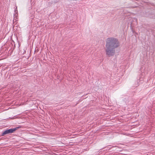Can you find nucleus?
Segmentation results:
<instances>
[{"label": "nucleus", "mask_w": 155, "mask_h": 155, "mask_svg": "<svg viewBox=\"0 0 155 155\" xmlns=\"http://www.w3.org/2000/svg\"><path fill=\"white\" fill-rule=\"evenodd\" d=\"M21 127H20V126H19V127H16L15 128H13V129H15V131L17 130L18 129V128H20Z\"/></svg>", "instance_id": "nucleus-3"}, {"label": "nucleus", "mask_w": 155, "mask_h": 155, "mask_svg": "<svg viewBox=\"0 0 155 155\" xmlns=\"http://www.w3.org/2000/svg\"><path fill=\"white\" fill-rule=\"evenodd\" d=\"M15 129H10L6 130L3 132L2 135L4 136V135L7 134L13 133L15 131Z\"/></svg>", "instance_id": "nucleus-2"}, {"label": "nucleus", "mask_w": 155, "mask_h": 155, "mask_svg": "<svg viewBox=\"0 0 155 155\" xmlns=\"http://www.w3.org/2000/svg\"><path fill=\"white\" fill-rule=\"evenodd\" d=\"M120 45V42L116 38L111 37L107 38L106 41L105 52L109 57L114 56L115 53V49Z\"/></svg>", "instance_id": "nucleus-1"}, {"label": "nucleus", "mask_w": 155, "mask_h": 155, "mask_svg": "<svg viewBox=\"0 0 155 155\" xmlns=\"http://www.w3.org/2000/svg\"><path fill=\"white\" fill-rule=\"evenodd\" d=\"M16 9H17V7H16Z\"/></svg>", "instance_id": "nucleus-4"}]
</instances>
